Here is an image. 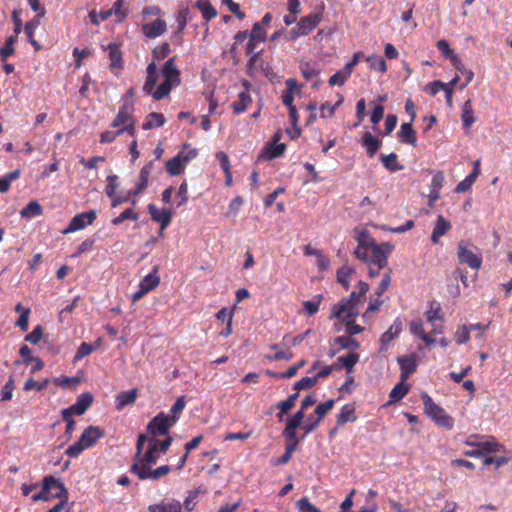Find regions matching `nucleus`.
I'll return each mask as SVG.
<instances>
[{"label": "nucleus", "mask_w": 512, "mask_h": 512, "mask_svg": "<svg viewBox=\"0 0 512 512\" xmlns=\"http://www.w3.org/2000/svg\"><path fill=\"white\" fill-rule=\"evenodd\" d=\"M357 288L358 291L351 292L349 298H344L333 305L332 317L345 320L346 318H356L359 315V306L366 300L369 285L366 282L359 281Z\"/></svg>", "instance_id": "1"}, {"label": "nucleus", "mask_w": 512, "mask_h": 512, "mask_svg": "<svg viewBox=\"0 0 512 512\" xmlns=\"http://www.w3.org/2000/svg\"><path fill=\"white\" fill-rule=\"evenodd\" d=\"M162 75L164 77V81L156 88L152 94V97L155 100H161L168 96L172 88L180 84V71L175 66L173 57L169 58L165 62L162 68Z\"/></svg>", "instance_id": "2"}, {"label": "nucleus", "mask_w": 512, "mask_h": 512, "mask_svg": "<svg viewBox=\"0 0 512 512\" xmlns=\"http://www.w3.org/2000/svg\"><path fill=\"white\" fill-rule=\"evenodd\" d=\"M51 498L68 499V490L63 483L58 481L54 476H45L42 481V489L39 493L34 494L32 501H48Z\"/></svg>", "instance_id": "3"}, {"label": "nucleus", "mask_w": 512, "mask_h": 512, "mask_svg": "<svg viewBox=\"0 0 512 512\" xmlns=\"http://www.w3.org/2000/svg\"><path fill=\"white\" fill-rule=\"evenodd\" d=\"M103 436L104 431L102 429L91 425L83 431L78 441L66 449V454L70 457H77L83 450L93 446Z\"/></svg>", "instance_id": "4"}, {"label": "nucleus", "mask_w": 512, "mask_h": 512, "mask_svg": "<svg viewBox=\"0 0 512 512\" xmlns=\"http://www.w3.org/2000/svg\"><path fill=\"white\" fill-rule=\"evenodd\" d=\"M425 413L437 424L446 428L453 426V420L446 414L444 409L438 406L432 398L426 394H422Z\"/></svg>", "instance_id": "5"}, {"label": "nucleus", "mask_w": 512, "mask_h": 512, "mask_svg": "<svg viewBox=\"0 0 512 512\" xmlns=\"http://www.w3.org/2000/svg\"><path fill=\"white\" fill-rule=\"evenodd\" d=\"M130 471L142 481H156L161 477L166 476L171 471V467L169 465H162L152 469V465L143 466L138 463H132Z\"/></svg>", "instance_id": "6"}, {"label": "nucleus", "mask_w": 512, "mask_h": 512, "mask_svg": "<svg viewBox=\"0 0 512 512\" xmlns=\"http://www.w3.org/2000/svg\"><path fill=\"white\" fill-rule=\"evenodd\" d=\"M393 246L389 242H383L371 248L368 252V261H364L368 266H375L378 269L387 268L388 256L391 254Z\"/></svg>", "instance_id": "7"}, {"label": "nucleus", "mask_w": 512, "mask_h": 512, "mask_svg": "<svg viewBox=\"0 0 512 512\" xmlns=\"http://www.w3.org/2000/svg\"><path fill=\"white\" fill-rule=\"evenodd\" d=\"M355 239L358 242V246L354 250L355 257L361 261H368L369 250L378 244L366 229H356Z\"/></svg>", "instance_id": "8"}, {"label": "nucleus", "mask_w": 512, "mask_h": 512, "mask_svg": "<svg viewBox=\"0 0 512 512\" xmlns=\"http://www.w3.org/2000/svg\"><path fill=\"white\" fill-rule=\"evenodd\" d=\"M469 247L470 244L467 241H459L456 253L458 261L467 264L471 269L479 270L482 264L481 255L474 253Z\"/></svg>", "instance_id": "9"}, {"label": "nucleus", "mask_w": 512, "mask_h": 512, "mask_svg": "<svg viewBox=\"0 0 512 512\" xmlns=\"http://www.w3.org/2000/svg\"><path fill=\"white\" fill-rule=\"evenodd\" d=\"M175 423L172 422L170 419V416L166 415L165 413L161 412L158 415H156L147 425V431L150 434V437H157L158 435L163 436L167 435L169 432V429L174 425Z\"/></svg>", "instance_id": "10"}, {"label": "nucleus", "mask_w": 512, "mask_h": 512, "mask_svg": "<svg viewBox=\"0 0 512 512\" xmlns=\"http://www.w3.org/2000/svg\"><path fill=\"white\" fill-rule=\"evenodd\" d=\"M196 155H197V151L195 149L190 150L186 154H184V152L181 151L177 156L173 157L172 159H170L166 162L167 172L171 176L180 175L183 172L186 164L191 159L195 158Z\"/></svg>", "instance_id": "11"}, {"label": "nucleus", "mask_w": 512, "mask_h": 512, "mask_svg": "<svg viewBox=\"0 0 512 512\" xmlns=\"http://www.w3.org/2000/svg\"><path fill=\"white\" fill-rule=\"evenodd\" d=\"M95 219L96 212L94 210L77 214L72 218L69 225L63 230V234H69L83 229L86 225L92 224Z\"/></svg>", "instance_id": "12"}, {"label": "nucleus", "mask_w": 512, "mask_h": 512, "mask_svg": "<svg viewBox=\"0 0 512 512\" xmlns=\"http://www.w3.org/2000/svg\"><path fill=\"white\" fill-rule=\"evenodd\" d=\"M93 402V396L91 393L86 392L78 396L75 404L62 411V416L82 415L91 406Z\"/></svg>", "instance_id": "13"}, {"label": "nucleus", "mask_w": 512, "mask_h": 512, "mask_svg": "<svg viewBox=\"0 0 512 512\" xmlns=\"http://www.w3.org/2000/svg\"><path fill=\"white\" fill-rule=\"evenodd\" d=\"M335 401L333 399H329L324 403L319 404L314 413L316 415V418L314 419L313 424H304L302 425V429L305 431L306 434L314 431L321 420L325 417V415L334 407Z\"/></svg>", "instance_id": "14"}, {"label": "nucleus", "mask_w": 512, "mask_h": 512, "mask_svg": "<svg viewBox=\"0 0 512 512\" xmlns=\"http://www.w3.org/2000/svg\"><path fill=\"white\" fill-rule=\"evenodd\" d=\"M148 212L151 216V219L162 226V229H166V227L170 224L172 219V210L171 209H158L154 204L148 205Z\"/></svg>", "instance_id": "15"}, {"label": "nucleus", "mask_w": 512, "mask_h": 512, "mask_svg": "<svg viewBox=\"0 0 512 512\" xmlns=\"http://www.w3.org/2000/svg\"><path fill=\"white\" fill-rule=\"evenodd\" d=\"M160 454L161 453L155 447V438L150 437L148 439L147 451L145 453L141 454L139 461L135 460V461H132V463H138L143 466L153 465V464L157 463Z\"/></svg>", "instance_id": "16"}, {"label": "nucleus", "mask_w": 512, "mask_h": 512, "mask_svg": "<svg viewBox=\"0 0 512 512\" xmlns=\"http://www.w3.org/2000/svg\"><path fill=\"white\" fill-rule=\"evenodd\" d=\"M141 30L145 37L156 38L166 32L167 25L164 20L158 18L150 23L143 24Z\"/></svg>", "instance_id": "17"}, {"label": "nucleus", "mask_w": 512, "mask_h": 512, "mask_svg": "<svg viewBox=\"0 0 512 512\" xmlns=\"http://www.w3.org/2000/svg\"><path fill=\"white\" fill-rule=\"evenodd\" d=\"M133 104H124L115 119L112 122V127L128 126L129 124L135 125L134 118L132 116Z\"/></svg>", "instance_id": "18"}, {"label": "nucleus", "mask_w": 512, "mask_h": 512, "mask_svg": "<svg viewBox=\"0 0 512 512\" xmlns=\"http://www.w3.org/2000/svg\"><path fill=\"white\" fill-rule=\"evenodd\" d=\"M182 504L176 499H164L149 505L148 512H181Z\"/></svg>", "instance_id": "19"}, {"label": "nucleus", "mask_w": 512, "mask_h": 512, "mask_svg": "<svg viewBox=\"0 0 512 512\" xmlns=\"http://www.w3.org/2000/svg\"><path fill=\"white\" fill-rule=\"evenodd\" d=\"M398 137L404 144H409L413 147L417 145L416 131L413 129L411 122L401 124Z\"/></svg>", "instance_id": "20"}, {"label": "nucleus", "mask_w": 512, "mask_h": 512, "mask_svg": "<svg viewBox=\"0 0 512 512\" xmlns=\"http://www.w3.org/2000/svg\"><path fill=\"white\" fill-rule=\"evenodd\" d=\"M398 363L401 368V380L405 382L408 376L413 373L417 368L416 359L413 355H406L398 358Z\"/></svg>", "instance_id": "21"}, {"label": "nucleus", "mask_w": 512, "mask_h": 512, "mask_svg": "<svg viewBox=\"0 0 512 512\" xmlns=\"http://www.w3.org/2000/svg\"><path fill=\"white\" fill-rule=\"evenodd\" d=\"M153 166H154L153 161H150L146 165H144L143 168L141 169L140 174H139V180L136 184V189H135V191L132 192V194L134 196L138 195L144 189L147 188V186L149 184V177L153 170Z\"/></svg>", "instance_id": "22"}, {"label": "nucleus", "mask_w": 512, "mask_h": 512, "mask_svg": "<svg viewBox=\"0 0 512 512\" xmlns=\"http://www.w3.org/2000/svg\"><path fill=\"white\" fill-rule=\"evenodd\" d=\"M451 228V224L448 220H446L442 215H438L435 227L432 231L431 241L434 244L439 242V239L445 235Z\"/></svg>", "instance_id": "23"}, {"label": "nucleus", "mask_w": 512, "mask_h": 512, "mask_svg": "<svg viewBox=\"0 0 512 512\" xmlns=\"http://www.w3.org/2000/svg\"><path fill=\"white\" fill-rule=\"evenodd\" d=\"M158 81L157 75V66L155 62H151L147 66V77L143 86V90L152 96L153 92L156 90L155 86Z\"/></svg>", "instance_id": "24"}, {"label": "nucleus", "mask_w": 512, "mask_h": 512, "mask_svg": "<svg viewBox=\"0 0 512 512\" xmlns=\"http://www.w3.org/2000/svg\"><path fill=\"white\" fill-rule=\"evenodd\" d=\"M402 329L401 322H395L380 338V352L386 351L388 344L400 333Z\"/></svg>", "instance_id": "25"}, {"label": "nucleus", "mask_w": 512, "mask_h": 512, "mask_svg": "<svg viewBox=\"0 0 512 512\" xmlns=\"http://www.w3.org/2000/svg\"><path fill=\"white\" fill-rule=\"evenodd\" d=\"M285 84L286 91L282 95V102L287 107L295 106L293 104L294 92L298 90V83L295 79L289 78L286 80Z\"/></svg>", "instance_id": "26"}, {"label": "nucleus", "mask_w": 512, "mask_h": 512, "mask_svg": "<svg viewBox=\"0 0 512 512\" xmlns=\"http://www.w3.org/2000/svg\"><path fill=\"white\" fill-rule=\"evenodd\" d=\"M138 390L136 388L122 391L116 396L117 409L120 410L126 405L133 404L136 401Z\"/></svg>", "instance_id": "27"}, {"label": "nucleus", "mask_w": 512, "mask_h": 512, "mask_svg": "<svg viewBox=\"0 0 512 512\" xmlns=\"http://www.w3.org/2000/svg\"><path fill=\"white\" fill-rule=\"evenodd\" d=\"M107 49L109 50V59L111 61L110 67L111 69H122L123 68V59H122V52L119 49V47L111 43L107 46Z\"/></svg>", "instance_id": "28"}, {"label": "nucleus", "mask_w": 512, "mask_h": 512, "mask_svg": "<svg viewBox=\"0 0 512 512\" xmlns=\"http://www.w3.org/2000/svg\"><path fill=\"white\" fill-rule=\"evenodd\" d=\"M320 20H321L320 14H311V15L305 16L298 23L299 30L302 29V33L308 34L311 30H313L318 25Z\"/></svg>", "instance_id": "29"}, {"label": "nucleus", "mask_w": 512, "mask_h": 512, "mask_svg": "<svg viewBox=\"0 0 512 512\" xmlns=\"http://www.w3.org/2000/svg\"><path fill=\"white\" fill-rule=\"evenodd\" d=\"M158 267L155 266L147 276L140 282L139 287L147 289V292L155 289L160 283V277L157 275Z\"/></svg>", "instance_id": "30"}, {"label": "nucleus", "mask_w": 512, "mask_h": 512, "mask_svg": "<svg viewBox=\"0 0 512 512\" xmlns=\"http://www.w3.org/2000/svg\"><path fill=\"white\" fill-rule=\"evenodd\" d=\"M356 419L355 408L352 405L346 404L337 416V425L341 426L347 422H354Z\"/></svg>", "instance_id": "31"}, {"label": "nucleus", "mask_w": 512, "mask_h": 512, "mask_svg": "<svg viewBox=\"0 0 512 512\" xmlns=\"http://www.w3.org/2000/svg\"><path fill=\"white\" fill-rule=\"evenodd\" d=\"M354 273V268L349 265H343L337 270L336 277L337 281L348 290L350 287V276Z\"/></svg>", "instance_id": "32"}, {"label": "nucleus", "mask_w": 512, "mask_h": 512, "mask_svg": "<svg viewBox=\"0 0 512 512\" xmlns=\"http://www.w3.org/2000/svg\"><path fill=\"white\" fill-rule=\"evenodd\" d=\"M363 145L365 146L369 156H373L379 149L381 141L371 133L366 132L363 134Z\"/></svg>", "instance_id": "33"}, {"label": "nucleus", "mask_w": 512, "mask_h": 512, "mask_svg": "<svg viewBox=\"0 0 512 512\" xmlns=\"http://www.w3.org/2000/svg\"><path fill=\"white\" fill-rule=\"evenodd\" d=\"M165 123V117L161 113L151 112L147 115L146 121L143 124L144 130H149L155 127H161Z\"/></svg>", "instance_id": "34"}, {"label": "nucleus", "mask_w": 512, "mask_h": 512, "mask_svg": "<svg viewBox=\"0 0 512 512\" xmlns=\"http://www.w3.org/2000/svg\"><path fill=\"white\" fill-rule=\"evenodd\" d=\"M40 25L39 19H33L25 24L24 31L27 35L28 41L35 47L36 50L40 49V44L34 39V32Z\"/></svg>", "instance_id": "35"}, {"label": "nucleus", "mask_w": 512, "mask_h": 512, "mask_svg": "<svg viewBox=\"0 0 512 512\" xmlns=\"http://www.w3.org/2000/svg\"><path fill=\"white\" fill-rule=\"evenodd\" d=\"M473 107H472V102L471 100H467L464 105H463V108H462V114H461V118H462V121H463V125L465 128H469L472 123L475 122V118L473 117Z\"/></svg>", "instance_id": "36"}, {"label": "nucleus", "mask_w": 512, "mask_h": 512, "mask_svg": "<svg viewBox=\"0 0 512 512\" xmlns=\"http://www.w3.org/2000/svg\"><path fill=\"white\" fill-rule=\"evenodd\" d=\"M196 7L201 11L203 17L209 21L217 15L216 9L208 2L204 0H198Z\"/></svg>", "instance_id": "37"}, {"label": "nucleus", "mask_w": 512, "mask_h": 512, "mask_svg": "<svg viewBox=\"0 0 512 512\" xmlns=\"http://www.w3.org/2000/svg\"><path fill=\"white\" fill-rule=\"evenodd\" d=\"M42 214V207L37 201H30L21 211L20 215L25 218L39 216Z\"/></svg>", "instance_id": "38"}, {"label": "nucleus", "mask_w": 512, "mask_h": 512, "mask_svg": "<svg viewBox=\"0 0 512 512\" xmlns=\"http://www.w3.org/2000/svg\"><path fill=\"white\" fill-rule=\"evenodd\" d=\"M251 102V97H250V94L248 91H242L239 93L238 95V101H235L233 104H232V108H233V111L235 113H241L243 112L248 103Z\"/></svg>", "instance_id": "39"}, {"label": "nucleus", "mask_w": 512, "mask_h": 512, "mask_svg": "<svg viewBox=\"0 0 512 512\" xmlns=\"http://www.w3.org/2000/svg\"><path fill=\"white\" fill-rule=\"evenodd\" d=\"M408 393V387L407 385H405L404 382H402V380L396 384L394 386V388L391 390L390 392V402H396V401H399L401 400L402 398H404L406 396V394Z\"/></svg>", "instance_id": "40"}, {"label": "nucleus", "mask_w": 512, "mask_h": 512, "mask_svg": "<svg viewBox=\"0 0 512 512\" xmlns=\"http://www.w3.org/2000/svg\"><path fill=\"white\" fill-rule=\"evenodd\" d=\"M436 46L442 52L445 58H448L451 61L459 62V59L455 56L454 51L450 48V45L446 40H438Z\"/></svg>", "instance_id": "41"}, {"label": "nucleus", "mask_w": 512, "mask_h": 512, "mask_svg": "<svg viewBox=\"0 0 512 512\" xmlns=\"http://www.w3.org/2000/svg\"><path fill=\"white\" fill-rule=\"evenodd\" d=\"M322 299V295H317L313 300L303 302L304 309L309 316L318 312Z\"/></svg>", "instance_id": "42"}, {"label": "nucleus", "mask_w": 512, "mask_h": 512, "mask_svg": "<svg viewBox=\"0 0 512 512\" xmlns=\"http://www.w3.org/2000/svg\"><path fill=\"white\" fill-rule=\"evenodd\" d=\"M383 165L389 169L390 171H397L403 169L402 165H398L397 163V155L395 153H390L389 155H383L381 157Z\"/></svg>", "instance_id": "43"}, {"label": "nucleus", "mask_w": 512, "mask_h": 512, "mask_svg": "<svg viewBox=\"0 0 512 512\" xmlns=\"http://www.w3.org/2000/svg\"><path fill=\"white\" fill-rule=\"evenodd\" d=\"M17 36H10L6 39L5 45L0 48V57L2 60L6 59L8 56H11L14 54V43L16 42Z\"/></svg>", "instance_id": "44"}, {"label": "nucleus", "mask_w": 512, "mask_h": 512, "mask_svg": "<svg viewBox=\"0 0 512 512\" xmlns=\"http://www.w3.org/2000/svg\"><path fill=\"white\" fill-rule=\"evenodd\" d=\"M367 61L370 63V67L374 70H377L379 72H386L387 65L386 61L381 56H368Z\"/></svg>", "instance_id": "45"}, {"label": "nucleus", "mask_w": 512, "mask_h": 512, "mask_svg": "<svg viewBox=\"0 0 512 512\" xmlns=\"http://www.w3.org/2000/svg\"><path fill=\"white\" fill-rule=\"evenodd\" d=\"M335 343L338 344L343 349H348V348L358 349L360 346L359 343L355 339L350 337V335L349 336H338L337 338H335Z\"/></svg>", "instance_id": "46"}, {"label": "nucleus", "mask_w": 512, "mask_h": 512, "mask_svg": "<svg viewBox=\"0 0 512 512\" xmlns=\"http://www.w3.org/2000/svg\"><path fill=\"white\" fill-rule=\"evenodd\" d=\"M128 219L133 220V221H136L138 219V214L132 208H127L120 215L113 218L112 224L119 225L120 223H122L123 221L128 220Z\"/></svg>", "instance_id": "47"}, {"label": "nucleus", "mask_w": 512, "mask_h": 512, "mask_svg": "<svg viewBox=\"0 0 512 512\" xmlns=\"http://www.w3.org/2000/svg\"><path fill=\"white\" fill-rule=\"evenodd\" d=\"M301 72L305 79L310 80L319 75L320 70L315 64L306 62L301 66Z\"/></svg>", "instance_id": "48"}, {"label": "nucleus", "mask_w": 512, "mask_h": 512, "mask_svg": "<svg viewBox=\"0 0 512 512\" xmlns=\"http://www.w3.org/2000/svg\"><path fill=\"white\" fill-rule=\"evenodd\" d=\"M359 355L356 353H349L346 356H341L338 358V362L345 368H347L348 372L352 370L354 365L358 362Z\"/></svg>", "instance_id": "49"}, {"label": "nucleus", "mask_w": 512, "mask_h": 512, "mask_svg": "<svg viewBox=\"0 0 512 512\" xmlns=\"http://www.w3.org/2000/svg\"><path fill=\"white\" fill-rule=\"evenodd\" d=\"M391 272V269L387 268V271L383 274L379 287L375 292V296L381 297V295L389 288L391 284Z\"/></svg>", "instance_id": "50"}, {"label": "nucleus", "mask_w": 512, "mask_h": 512, "mask_svg": "<svg viewBox=\"0 0 512 512\" xmlns=\"http://www.w3.org/2000/svg\"><path fill=\"white\" fill-rule=\"evenodd\" d=\"M317 382H318L317 377H315V376L303 377L294 384V389L296 391L307 390V389L313 387Z\"/></svg>", "instance_id": "51"}, {"label": "nucleus", "mask_w": 512, "mask_h": 512, "mask_svg": "<svg viewBox=\"0 0 512 512\" xmlns=\"http://www.w3.org/2000/svg\"><path fill=\"white\" fill-rule=\"evenodd\" d=\"M249 60L247 64V74L253 76L259 66H262L263 61L260 59V54L248 55Z\"/></svg>", "instance_id": "52"}, {"label": "nucleus", "mask_w": 512, "mask_h": 512, "mask_svg": "<svg viewBox=\"0 0 512 512\" xmlns=\"http://www.w3.org/2000/svg\"><path fill=\"white\" fill-rule=\"evenodd\" d=\"M349 76H350L349 72H346L343 69L341 71L336 72L334 75H332L329 78L328 83L330 86H335V85L342 86L346 82V80L348 79Z\"/></svg>", "instance_id": "53"}, {"label": "nucleus", "mask_w": 512, "mask_h": 512, "mask_svg": "<svg viewBox=\"0 0 512 512\" xmlns=\"http://www.w3.org/2000/svg\"><path fill=\"white\" fill-rule=\"evenodd\" d=\"M427 320L430 323L442 321L441 307L439 303L431 304L430 310L427 312Z\"/></svg>", "instance_id": "54"}, {"label": "nucleus", "mask_w": 512, "mask_h": 512, "mask_svg": "<svg viewBox=\"0 0 512 512\" xmlns=\"http://www.w3.org/2000/svg\"><path fill=\"white\" fill-rule=\"evenodd\" d=\"M14 387V378L13 376H10L1 390V401H8L12 399Z\"/></svg>", "instance_id": "55"}, {"label": "nucleus", "mask_w": 512, "mask_h": 512, "mask_svg": "<svg viewBox=\"0 0 512 512\" xmlns=\"http://www.w3.org/2000/svg\"><path fill=\"white\" fill-rule=\"evenodd\" d=\"M49 384V379H44L41 383L36 382L33 378H29L24 383V390L30 391L32 389H36L37 391H41L47 387Z\"/></svg>", "instance_id": "56"}, {"label": "nucleus", "mask_w": 512, "mask_h": 512, "mask_svg": "<svg viewBox=\"0 0 512 512\" xmlns=\"http://www.w3.org/2000/svg\"><path fill=\"white\" fill-rule=\"evenodd\" d=\"M169 53L170 45L169 43L165 42L153 49L152 56L155 60H162L166 58L169 55Z\"/></svg>", "instance_id": "57"}, {"label": "nucleus", "mask_w": 512, "mask_h": 512, "mask_svg": "<svg viewBox=\"0 0 512 512\" xmlns=\"http://www.w3.org/2000/svg\"><path fill=\"white\" fill-rule=\"evenodd\" d=\"M296 506L300 512H320L307 497H303L296 502Z\"/></svg>", "instance_id": "58"}, {"label": "nucleus", "mask_w": 512, "mask_h": 512, "mask_svg": "<svg viewBox=\"0 0 512 512\" xmlns=\"http://www.w3.org/2000/svg\"><path fill=\"white\" fill-rule=\"evenodd\" d=\"M455 339L458 344L467 343L470 339L469 327L466 325L460 326L455 333Z\"/></svg>", "instance_id": "59"}, {"label": "nucleus", "mask_w": 512, "mask_h": 512, "mask_svg": "<svg viewBox=\"0 0 512 512\" xmlns=\"http://www.w3.org/2000/svg\"><path fill=\"white\" fill-rule=\"evenodd\" d=\"M54 384L57 385V386H60L62 388H65L69 385H73V386H76L79 382H80V378L79 377H68V376H63V377H57L53 380Z\"/></svg>", "instance_id": "60"}, {"label": "nucleus", "mask_w": 512, "mask_h": 512, "mask_svg": "<svg viewBox=\"0 0 512 512\" xmlns=\"http://www.w3.org/2000/svg\"><path fill=\"white\" fill-rule=\"evenodd\" d=\"M184 407H185V396L182 395L176 400V402L174 403V405L171 408L172 416H170V419L172 420V422H174V423L177 422V420H178L177 414L179 412H181L184 409Z\"/></svg>", "instance_id": "61"}, {"label": "nucleus", "mask_w": 512, "mask_h": 512, "mask_svg": "<svg viewBox=\"0 0 512 512\" xmlns=\"http://www.w3.org/2000/svg\"><path fill=\"white\" fill-rule=\"evenodd\" d=\"M286 149V145L284 143L277 144L272 149L267 148L266 151H264V154L266 155V158L268 160L277 158L281 156Z\"/></svg>", "instance_id": "62"}, {"label": "nucleus", "mask_w": 512, "mask_h": 512, "mask_svg": "<svg viewBox=\"0 0 512 512\" xmlns=\"http://www.w3.org/2000/svg\"><path fill=\"white\" fill-rule=\"evenodd\" d=\"M252 40L264 42L266 40V32L263 30L260 23H255L252 27V31L249 35Z\"/></svg>", "instance_id": "63"}, {"label": "nucleus", "mask_w": 512, "mask_h": 512, "mask_svg": "<svg viewBox=\"0 0 512 512\" xmlns=\"http://www.w3.org/2000/svg\"><path fill=\"white\" fill-rule=\"evenodd\" d=\"M43 336V330L40 325L36 326L29 334L25 336V341L31 344H37Z\"/></svg>", "instance_id": "64"}]
</instances>
